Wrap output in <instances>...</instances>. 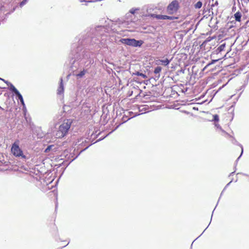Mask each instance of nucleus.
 Listing matches in <instances>:
<instances>
[{"instance_id": "nucleus-17", "label": "nucleus", "mask_w": 249, "mask_h": 249, "mask_svg": "<svg viewBox=\"0 0 249 249\" xmlns=\"http://www.w3.org/2000/svg\"><path fill=\"white\" fill-rule=\"evenodd\" d=\"M202 2H201L200 1H199L195 4V7L196 9H199L202 7Z\"/></svg>"}, {"instance_id": "nucleus-31", "label": "nucleus", "mask_w": 249, "mask_h": 249, "mask_svg": "<svg viewBox=\"0 0 249 249\" xmlns=\"http://www.w3.org/2000/svg\"><path fill=\"white\" fill-rule=\"evenodd\" d=\"M207 229V228H206L204 229V230L203 231V232H205V231H206Z\"/></svg>"}, {"instance_id": "nucleus-26", "label": "nucleus", "mask_w": 249, "mask_h": 249, "mask_svg": "<svg viewBox=\"0 0 249 249\" xmlns=\"http://www.w3.org/2000/svg\"><path fill=\"white\" fill-rule=\"evenodd\" d=\"M16 9V7H14L12 10V12H13Z\"/></svg>"}, {"instance_id": "nucleus-21", "label": "nucleus", "mask_w": 249, "mask_h": 249, "mask_svg": "<svg viewBox=\"0 0 249 249\" xmlns=\"http://www.w3.org/2000/svg\"><path fill=\"white\" fill-rule=\"evenodd\" d=\"M139 10V9H138V8H136V9L132 8L130 10V13L132 14H134L135 13L136 11L137 10Z\"/></svg>"}, {"instance_id": "nucleus-34", "label": "nucleus", "mask_w": 249, "mask_h": 249, "mask_svg": "<svg viewBox=\"0 0 249 249\" xmlns=\"http://www.w3.org/2000/svg\"><path fill=\"white\" fill-rule=\"evenodd\" d=\"M207 229V228H206L204 229V230L203 231V232H205V231H206Z\"/></svg>"}, {"instance_id": "nucleus-24", "label": "nucleus", "mask_w": 249, "mask_h": 249, "mask_svg": "<svg viewBox=\"0 0 249 249\" xmlns=\"http://www.w3.org/2000/svg\"><path fill=\"white\" fill-rule=\"evenodd\" d=\"M231 182H232V180H231L229 183H228L227 184V185H226V187L224 188V190H223V191L222 192H223V191L225 190V189H226V188L228 186L230 185V184ZM222 193H223V192H222ZM222 193H221V195H222Z\"/></svg>"}, {"instance_id": "nucleus-16", "label": "nucleus", "mask_w": 249, "mask_h": 249, "mask_svg": "<svg viewBox=\"0 0 249 249\" xmlns=\"http://www.w3.org/2000/svg\"><path fill=\"white\" fill-rule=\"evenodd\" d=\"M225 46H226V44L225 43L220 45L218 47L217 51H218L219 52H221L223 51L224 50Z\"/></svg>"}, {"instance_id": "nucleus-33", "label": "nucleus", "mask_w": 249, "mask_h": 249, "mask_svg": "<svg viewBox=\"0 0 249 249\" xmlns=\"http://www.w3.org/2000/svg\"><path fill=\"white\" fill-rule=\"evenodd\" d=\"M207 229V228H206L204 229V230L203 231V232H205V231H206Z\"/></svg>"}, {"instance_id": "nucleus-7", "label": "nucleus", "mask_w": 249, "mask_h": 249, "mask_svg": "<svg viewBox=\"0 0 249 249\" xmlns=\"http://www.w3.org/2000/svg\"><path fill=\"white\" fill-rule=\"evenodd\" d=\"M155 18L158 19H169V20H173L176 18H175L174 17H171L168 16L166 15H156Z\"/></svg>"}, {"instance_id": "nucleus-4", "label": "nucleus", "mask_w": 249, "mask_h": 249, "mask_svg": "<svg viewBox=\"0 0 249 249\" xmlns=\"http://www.w3.org/2000/svg\"><path fill=\"white\" fill-rule=\"evenodd\" d=\"M122 44L134 47H141L143 43L141 40H137L134 38H122L119 41Z\"/></svg>"}, {"instance_id": "nucleus-29", "label": "nucleus", "mask_w": 249, "mask_h": 249, "mask_svg": "<svg viewBox=\"0 0 249 249\" xmlns=\"http://www.w3.org/2000/svg\"><path fill=\"white\" fill-rule=\"evenodd\" d=\"M207 229V228H206L204 229V230L203 231V232H205V231H206Z\"/></svg>"}, {"instance_id": "nucleus-8", "label": "nucleus", "mask_w": 249, "mask_h": 249, "mask_svg": "<svg viewBox=\"0 0 249 249\" xmlns=\"http://www.w3.org/2000/svg\"><path fill=\"white\" fill-rule=\"evenodd\" d=\"M64 89V85L63 84V79H62V78H60V82L59 87H58L57 90V94L59 95H61V94H63Z\"/></svg>"}, {"instance_id": "nucleus-11", "label": "nucleus", "mask_w": 249, "mask_h": 249, "mask_svg": "<svg viewBox=\"0 0 249 249\" xmlns=\"http://www.w3.org/2000/svg\"><path fill=\"white\" fill-rule=\"evenodd\" d=\"M56 151V147L53 145H50L47 146L45 149L44 152L45 153L49 152L50 151L54 152Z\"/></svg>"}, {"instance_id": "nucleus-6", "label": "nucleus", "mask_w": 249, "mask_h": 249, "mask_svg": "<svg viewBox=\"0 0 249 249\" xmlns=\"http://www.w3.org/2000/svg\"><path fill=\"white\" fill-rule=\"evenodd\" d=\"M178 2L175 0L172 1L167 6V12L169 14L175 13L178 9Z\"/></svg>"}, {"instance_id": "nucleus-35", "label": "nucleus", "mask_w": 249, "mask_h": 249, "mask_svg": "<svg viewBox=\"0 0 249 249\" xmlns=\"http://www.w3.org/2000/svg\"><path fill=\"white\" fill-rule=\"evenodd\" d=\"M88 41H89V40L87 39L86 41V43H87Z\"/></svg>"}, {"instance_id": "nucleus-12", "label": "nucleus", "mask_w": 249, "mask_h": 249, "mask_svg": "<svg viewBox=\"0 0 249 249\" xmlns=\"http://www.w3.org/2000/svg\"><path fill=\"white\" fill-rule=\"evenodd\" d=\"M234 18L235 19V20L237 21H240L241 20V13L239 12H236L235 14H234Z\"/></svg>"}, {"instance_id": "nucleus-28", "label": "nucleus", "mask_w": 249, "mask_h": 249, "mask_svg": "<svg viewBox=\"0 0 249 249\" xmlns=\"http://www.w3.org/2000/svg\"><path fill=\"white\" fill-rule=\"evenodd\" d=\"M234 172H233L231 173L230 174V176H231V175H232L234 174Z\"/></svg>"}, {"instance_id": "nucleus-22", "label": "nucleus", "mask_w": 249, "mask_h": 249, "mask_svg": "<svg viewBox=\"0 0 249 249\" xmlns=\"http://www.w3.org/2000/svg\"><path fill=\"white\" fill-rule=\"evenodd\" d=\"M241 148V155H240V156L238 158V159H237L236 160V162L238 161V160L239 159V158L241 157V156H242L243 153V147L242 146V145H241L240 144H239Z\"/></svg>"}, {"instance_id": "nucleus-20", "label": "nucleus", "mask_w": 249, "mask_h": 249, "mask_svg": "<svg viewBox=\"0 0 249 249\" xmlns=\"http://www.w3.org/2000/svg\"><path fill=\"white\" fill-rule=\"evenodd\" d=\"M215 126L218 128H219L224 133H225L226 135H227L228 136L231 137L229 134H228L227 133H226L224 130H222L221 127L220 126V125L218 124H215Z\"/></svg>"}, {"instance_id": "nucleus-23", "label": "nucleus", "mask_w": 249, "mask_h": 249, "mask_svg": "<svg viewBox=\"0 0 249 249\" xmlns=\"http://www.w3.org/2000/svg\"><path fill=\"white\" fill-rule=\"evenodd\" d=\"M27 2L26 1H24V0H22L19 4V5L20 7H22L24 5H25L26 4Z\"/></svg>"}, {"instance_id": "nucleus-19", "label": "nucleus", "mask_w": 249, "mask_h": 249, "mask_svg": "<svg viewBox=\"0 0 249 249\" xmlns=\"http://www.w3.org/2000/svg\"><path fill=\"white\" fill-rule=\"evenodd\" d=\"M212 121L218 122L219 121V116L217 114L213 115Z\"/></svg>"}, {"instance_id": "nucleus-3", "label": "nucleus", "mask_w": 249, "mask_h": 249, "mask_svg": "<svg viewBox=\"0 0 249 249\" xmlns=\"http://www.w3.org/2000/svg\"><path fill=\"white\" fill-rule=\"evenodd\" d=\"M105 28L104 26H98L95 29V32L98 36L97 37H91L90 39L91 43L93 44H96L99 47H101V46L103 43L99 38L100 36L102 35L103 32L105 31Z\"/></svg>"}, {"instance_id": "nucleus-25", "label": "nucleus", "mask_w": 249, "mask_h": 249, "mask_svg": "<svg viewBox=\"0 0 249 249\" xmlns=\"http://www.w3.org/2000/svg\"><path fill=\"white\" fill-rule=\"evenodd\" d=\"M216 61H217V60H213L212 63L213 64V63H215Z\"/></svg>"}, {"instance_id": "nucleus-2", "label": "nucleus", "mask_w": 249, "mask_h": 249, "mask_svg": "<svg viewBox=\"0 0 249 249\" xmlns=\"http://www.w3.org/2000/svg\"><path fill=\"white\" fill-rule=\"evenodd\" d=\"M72 123L71 119L64 120L63 123L59 126L58 130L57 131L55 136L57 138H61L66 136Z\"/></svg>"}, {"instance_id": "nucleus-9", "label": "nucleus", "mask_w": 249, "mask_h": 249, "mask_svg": "<svg viewBox=\"0 0 249 249\" xmlns=\"http://www.w3.org/2000/svg\"><path fill=\"white\" fill-rule=\"evenodd\" d=\"M5 83L9 86V89L12 91V92H14L15 94L16 95L18 94L19 91L18 90L14 87V86L11 84L10 82L8 81H5Z\"/></svg>"}, {"instance_id": "nucleus-32", "label": "nucleus", "mask_w": 249, "mask_h": 249, "mask_svg": "<svg viewBox=\"0 0 249 249\" xmlns=\"http://www.w3.org/2000/svg\"><path fill=\"white\" fill-rule=\"evenodd\" d=\"M207 229V228H206L204 229V230L203 231V232H205V231H206Z\"/></svg>"}, {"instance_id": "nucleus-27", "label": "nucleus", "mask_w": 249, "mask_h": 249, "mask_svg": "<svg viewBox=\"0 0 249 249\" xmlns=\"http://www.w3.org/2000/svg\"><path fill=\"white\" fill-rule=\"evenodd\" d=\"M0 80H2V81H4V82H5V81H6V80H5L4 79H2V78H0Z\"/></svg>"}, {"instance_id": "nucleus-14", "label": "nucleus", "mask_w": 249, "mask_h": 249, "mask_svg": "<svg viewBox=\"0 0 249 249\" xmlns=\"http://www.w3.org/2000/svg\"><path fill=\"white\" fill-rule=\"evenodd\" d=\"M170 61L171 60H169L167 58L164 60H160V62L164 66H167L170 63Z\"/></svg>"}, {"instance_id": "nucleus-1", "label": "nucleus", "mask_w": 249, "mask_h": 249, "mask_svg": "<svg viewBox=\"0 0 249 249\" xmlns=\"http://www.w3.org/2000/svg\"><path fill=\"white\" fill-rule=\"evenodd\" d=\"M73 57L72 58V65H74L76 61L80 60V64L83 65L87 70L90 67L91 64L94 62L93 59L89 56V53L83 50L81 47H78L76 50L72 51Z\"/></svg>"}, {"instance_id": "nucleus-10", "label": "nucleus", "mask_w": 249, "mask_h": 249, "mask_svg": "<svg viewBox=\"0 0 249 249\" xmlns=\"http://www.w3.org/2000/svg\"><path fill=\"white\" fill-rule=\"evenodd\" d=\"M88 70L86 68L83 69V70L80 71L78 73H76V76L78 78H82L83 77L85 74L87 72Z\"/></svg>"}, {"instance_id": "nucleus-15", "label": "nucleus", "mask_w": 249, "mask_h": 249, "mask_svg": "<svg viewBox=\"0 0 249 249\" xmlns=\"http://www.w3.org/2000/svg\"><path fill=\"white\" fill-rule=\"evenodd\" d=\"M135 75H137V76H141L142 78L145 79V78H147V76L143 73H142V72H140L139 71H137L135 73Z\"/></svg>"}, {"instance_id": "nucleus-18", "label": "nucleus", "mask_w": 249, "mask_h": 249, "mask_svg": "<svg viewBox=\"0 0 249 249\" xmlns=\"http://www.w3.org/2000/svg\"><path fill=\"white\" fill-rule=\"evenodd\" d=\"M161 71V68L160 67L158 66L155 68V69L154 70V73L155 74H159L160 72Z\"/></svg>"}, {"instance_id": "nucleus-5", "label": "nucleus", "mask_w": 249, "mask_h": 249, "mask_svg": "<svg viewBox=\"0 0 249 249\" xmlns=\"http://www.w3.org/2000/svg\"><path fill=\"white\" fill-rule=\"evenodd\" d=\"M11 152L12 154L16 157L21 159H26V157L24 154L22 150L19 147L18 144L16 142L12 145Z\"/></svg>"}, {"instance_id": "nucleus-13", "label": "nucleus", "mask_w": 249, "mask_h": 249, "mask_svg": "<svg viewBox=\"0 0 249 249\" xmlns=\"http://www.w3.org/2000/svg\"><path fill=\"white\" fill-rule=\"evenodd\" d=\"M16 95L18 97V99L20 100V101L21 104L23 105V106L25 107V104H24V100H23L22 95L19 92L18 94H16Z\"/></svg>"}, {"instance_id": "nucleus-30", "label": "nucleus", "mask_w": 249, "mask_h": 249, "mask_svg": "<svg viewBox=\"0 0 249 249\" xmlns=\"http://www.w3.org/2000/svg\"><path fill=\"white\" fill-rule=\"evenodd\" d=\"M207 229V228H206L204 229V230L203 231V232H205V231H206Z\"/></svg>"}]
</instances>
